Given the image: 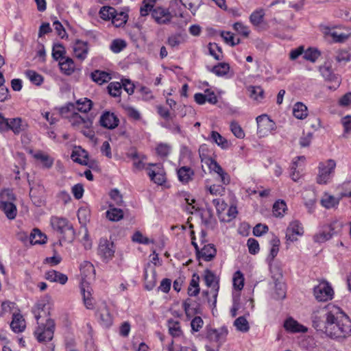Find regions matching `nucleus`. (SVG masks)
<instances>
[{
	"label": "nucleus",
	"instance_id": "19",
	"mask_svg": "<svg viewBox=\"0 0 351 351\" xmlns=\"http://www.w3.org/2000/svg\"><path fill=\"white\" fill-rule=\"evenodd\" d=\"M319 72L322 77L327 81L332 82L334 83L333 86H329L328 88L330 90H335L337 88L340 84V77L335 75L330 66L324 65L319 67Z\"/></svg>",
	"mask_w": 351,
	"mask_h": 351
},
{
	"label": "nucleus",
	"instance_id": "6",
	"mask_svg": "<svg viewBox=\"0 0 351 351\" xmlns=\"http://www.w3.org/2000/svg\"><path fill=\"white\" fill-rule=\"evenodd\" d=\"M336 167L334 160L329 159L319 164V171L317 178V183L320 184H327L331 180Z\"/></svg>",
	"mask_w": 351,
	"mask_h": 351
},
{
	"label": "nucleus",
	"instance_id": "49",
	"mask_svg": "<svg viewBox=\"0 0 351 351\" xmlns=\"http://www.w3.org/2000/svg\"><path fill=\"white\" fill-rule=\"evenodd\" d=\"M107 88L108 93L112 97H117L121 94L122 85L121 82H112L108 84Z\"/></svg>",
	"mask_w": 351,
	"mask_h": 351
},
{
	"label": "nucleus",
	"instance_id": "29",
	"mask_svg": "<svg viewBox=\"0 0 351 351\" xmlns=\"http://www.w3.org/2000/svg\"><path fill=\"white\" fill-rule=\"evenodd\" d=\"M217 253L216 248L213 244L205 245L198 254V259H202L205 261H210L213 260Z\"/></svg>",
	"mask_w": 351,
	"mask_h": 351
},
{
	"label": "nucleus",
	"instance_id": "3",
	"mask_svg": "<svg viewBox=\"0 0 351 351\" xmlns=\"http://www.w3.org/2000/svg\"><path fill=\"white\" fill-rule=\"evenodd\" d=\"M16 197L12 191L5 189L0 192V209L9 219H14L17 215V208L14 204Z\"/></svg>",
	"mask_w": 351,
	"mask_h": 351
},
{
	"label": "nucleus",
	"instance_id": "63",
	"mask_svg": "<svg viewBox=\"0 0 351 351\" xmlns=\"http://www.w3.org/2000/svg\"><path fill=\"white\" fill-rule=\"evenodd\" d=\"M250 97L254 100L260 101L263 99L264 90L261 86L250 87Z\"/></svg>",
	"mask_w": 351,
	"mask_h": 351
},
{
	"label": "nucleus",
	"instance_id": "13",
	"mask_svg": "<svg viewBox=\"0 0 351 351\" xmlns=\"http://www.w3.org/2000/svg\"><path fill=\"white\" fill-rule=\"evenodd\" d=\"M115 250L114 243L107 239L101 238L99 240L98 246V254L105 262L111 260L114 254Z\"/></svg>",
	"mask_w": 351,
	"mask_h": 351
},
{
	"label": "nucleus",
	"instance_id": "61",
	"mask_svg": "<svg viewBox=\"0 0 351 351\" xmlns=\"http://www.w3.org/2000/svg\"><path fill=\"white\" fill-rule=\"evenodd\" d=\"M115 13V9L110 6H103L99 10L100 17L105 21L112 19L113 14Z\"/></svg>",
	"mask_w": 351,
	"mask_h": 351
},
{
	"label": "nucleus",
	"instance_id": "25",
	"mask_svg": "<svg viewBox=\"0 0 351 351\" xmlns=\"http://www.w3.org/2000/svg\"><path fill=\"white\" fill-rule=\"evenodd\" d=\"M29 153L35 160H38L42 163L43 168L50 169L53 166L54 159L48 154L43 152L42 151L34 152L32 150H30Z\"/></svg>",
	"mask_w": 351,
	"mask_h": 351
},
{
	"label": "nucleus",
	"instance_id": "64",
	"mask_svg": "<svg viewBox=\"0 0 351 351\" xmlns=\"http://www.w3.org/2000/svg\"><path fill=\"white\" fill-rule=\"evenodd\" d=\"M171 149V145L164 143H159L156 148L157 154L160 157L167 156L169 154Z\"/></svg>",
	"mask_w": 351,
	"mask_h": 351
},
{
	"label": "nucleus",
	"instance_id": "10",
	"mask_svg": "<svg viewBox=\"0 0 351 351\" xmlns=\"http://www.w3.org/2000/svg\"><path fill=\"white\" fill-rule=\"evenodd\" d=\"M257 134L265 136L276 130V123L269 117L263 114L256 117Z\"/></svg>",
	"mask_w": 351,
	"mask_h": 351
},
{
	"label": "nucleus",
	"instance_id": "47",
	"mask_svg": "<svg viewBox=\"0 0 351 351\" xmlns=\"http://www.w3.org/2000/svg\"><path fill=\"white\" fill-rule=\"evenodd\" d=\"M232 27L234 31L245 38H247L250 34V27L241 21L234 23Z\"/></svg>",
	"mask_w": 351,
	"mask_h": 351
},
{
	"label": "nucleus",
	"instance_id": "31",
	"mask_svg": "<svg viewBox=\"0 0 351 351\" xmlns=\"http://www.w3.org/2000/svg\"><path fill=\"white\" fill-rule=\"evenodd\" d=\"M168 351H197V350L191 341L187 339L176 343L175 345L174 341H171V345L168 346Z\"/></svg>",
	"mask_w": 351,
	"mask_h": 351
},
{
	"label": "nucleus",
	"instance_id": "2",
	"mask_svg": "<svg viewBox=\"0 0 351 351\" xmlns=\"http://www.w3.org/2000/svg\"><path fill=\"white\" fill-rule=\"evenodd\" d=\"M61 115L69 120L74 129L80 130L85 136L89 138L95 136V132L92 129L93 121L87 116L83 117L75 111Z\"/></svg>",
	"mask_w": 351,
	"mask_h": 351
},
{
	"label": "nucleus",
	"instance_id": "16",
	"mask_svg": "<svg viewBox=\"0 0 351 351\" xmlns=\"http://www.w3.org/2000/svg\"><path fill=\"white\" fill-rule=\"evenodd\" d=\"M167 326L169 334L174 339V340L172 341H174V345L176 343H180L184 341V340H187L183 336V332L181 329L180 323L179 321L175 320L173 319H169L167 321Z\"/></svg>",
	"mask_w": 351,
	"mask_h": 351
},
{
	"label": "nucleus",
	"instance_id": "39",
	"mask_svg": "<svg viewBox=\"0 0 351 351\" xmlns=\"http://www.w3.org/2000/svg\"><path fill=\"white\" fill-rule=\"evenodd\" d=\"M72 160L81 165H87L88 162V154L84 149H75L71 154Z\"/></svg>",
	"mask_w": 351,
	"mask_h": 351
},
{
	"label": "nucleus",
	"instance_id": "22",
	"mask_svg": "<svg viewBox=\"0 0 351 351\" xmlns=\"http://www.w3.org/2000/svg\"><path fill=\"white\" fill-rule=\"evenodd\" d=\"M272 278L274 281V298L276 300H282L285 298L286 295V287L285 283L282 281V276L281 273L273 275Z\"/></svg>",
	"mask_w": 351,
	"mask_h": 351
},
{
	"label": "nucleus",
	"instance_id": "20",
	"mask_svg": "<svg viewBox=\"0 0 351 351\" xmlns=\"http://www.w3.org/2000/svg\"><path fill=\"white\" fill-rule=\"evenodd\" d=\"M149 165L155 167V169H147V174L151 180L157 184H162L165 182V176L161 168V165L149 163Z\"/></svg>",
	"mask_w": 351,
	"mask_h": 351
},
{
	"label": "nucleus",
	"instance_id": "50",
	"mask_svg": "<svg viewBox=\"0 0 351 351\" xmlns=\"http://www.w3.org/2000/svg\"><path fill=\"white\" fill-rule=\"evenodd\" d=\"M127 46V43L124 40L122 39H114L113 40L110 45V49L114 53H120Z\"/></svg>",
	"mask_w": 351,
	"mask_h": 351
},
{
	"label": "nucleus",
	"instance_id": "17",
	"mask_svg": "<svg viewBox=\"0 0 351 351\" xmlns=\"http://www.w3.org/2000/svg\"><path fill=\"white\" fill-rule=\"evenodd\" d=\"M97 316L100 324L105 328H109L113 322V317L106 302H103L99 307Z\"/></svg>",
	"mask_w": 351,
	"mask_h": 351
},
{
	"label": "nucleus",
	"instance_id": "40",
	"mask_svg": "<svg viewBox=\"0 0 351 351\" xmlns=\"http://www.w3.org/2000/svg\"><path fill=\"white\" fill-rule=\"evenodd\" d=\"M32 311L37 321L49 313L46 308V304L43 301L38 302L32 308Z\"/></svg>",
	"mask_w": 351,
	"mask_h": 351
},
{
	"label": "nucleus",
	"instance_id": "12",
	"mask_svg": "<svg viewBox=\"0 0 351 351\" xmlns=\"http://www.w3.org/2000/svg\"><path fill=\"white\" fill-rule=\"evenodd\" d=\"M51 224L52 228L61 234L64 235L69 234L71 236H73L74 234L73 226L66 218L52 217L51 219Z\"/></svg>",
	"mask_w": 351,
	"mask_h": 351
},
{
	"label": "nucleus",
	"instance_id": "15",
	"mask_svg": "<svg viewBox=\"0 0 351 351\" xmlns=\"http://www.w3.org/2000/svg\"><path fill=\"white\" fill-rule=\"evenodd\" d=\"M304 234V228L302 223L298 220L291 221L286 230L287 241L294 242L298 240L297 237Z\"/></svg>",
	"mask_w": 351,
	"mask_h": 351
},
{
	"label": "nucleus",
	"instance_id": "1",
	"mask_svg": "<svg viewBox=\"0 0 351 351\" xmlns=\"http://www.w3.org/2000/svg\"><path fill=\"white\" fill-rule=\"evenodd\" d=\"M314 328L332 339H344L351 335V319L337 306L328 304L313 311Z\"/></svg>",
	"mask_w": 351,
	"mask_h": 351
},
{
	"label": "nucleus",
	"instance_id": "5",
	"mask_svg": "<svg viewBox=\"0 0 351 351\" xmlns=\"http://www.w3.org/2000/svg\"><path fill=\"white\" fill-rule=\"evenodd\" d=\"M342 226V223L337 220L331 222L330 224L323 226L313 236L314 242L322 243L327 241L334 234L339 232Z\"/></svg>",
	"mask_w": 351,
	"mask_h": 351
},
{
	"label": "nucleus",
	"instance_id": "45",
	"mask_svg": "<svg viewBox=\"0 0 351 351\" xmlns=\"http://www.w3.org/2000/svg\"><path fill=\"white\" fill-rule=\"evenodd\" d=\"M286 210L287 205L283 200L276 201L273 206V214L277 217H283Z\"/></svg>",
	"mask_w": 351,
	"mask_h": 351
},
{
	"label": "nucleus",
	"instance_id": "55",
	"mask_svg": "<svg viewBox=\"0 0 351 351\" xmlns=\"http://www.w3.org/2000/svg\"><path fill=\"white\" fill-rule=\"evenodd\" d=\"M197 0H191L190 2L187 3L186 4H184L182 3L181 0H174L171 1L170 5H178L180 4L183 5L185 8H188L193 14H195L196 11L199 8V5H197Z\"/></svg>",
	"mask_w": 351,
	"mask_h": 351
},
{
	"label": "nucleus",
	"instance_id": "7",
	"mask_svg": "<svg viewBox=\"0 0 351 351\" xmlns=\"http://www.w3.org/2000/svg\"><path fill=\"white\" fill-rule=\"evenodd\" d=\"M92 107L93 101L86 97H83L77 99L75 103L69 102L64 106H62L60 109V114H65V113H69L73 111L76 112V110L87 113L91 110Z\"/></svg>",
	"mask_w": 351,
	"mask_h": 351
},
{
	"label": "nucleus",
	"instance_id": "35",
	"mask_svg": "<svg viewBox=\"0 0 351 351\" xmlns=\"http://www.w3.org/2000/svg\"><path fill=\"white\" fill-rule=\"evenodd\" d=\"M106 217L111 221H118L123 219V212L121 208H117L110 204L108 210L106 212Z\"/></svg>",
	"mask_w": 351,
	"mask_h": 351
},
{
	"label": "nucleus",
	"instance_id": "57",
	"mask_svg": "<svg viewBox=\"0 0 351 351\" xmlns=\"http://www.w3.org/2000/svg\"><path fill=\"white\" fill-rule=\"evenodd\" d=\"M320 52L314 48H308L307 50H304L303 58L312 62H315L319 57Z\"/></svg>",
	"mask_w": 351,
	"mask_h": 351
},
{
	"label": "nucleus",
	"instance_id": "62",
	"mask_svg": "<svg viewBox=\"0 0 351 351\" xmlns=\"http://www.w3.org/2000/svg\"><path fill=\"white\" fill-rule=\"evenodd\" d=\"M335 60L339 64H345L351 60V55L347 50H339L335 56Z\"/></svg>",
	"mask_w": 351,
	"mask_h": 351
},
{
	"label": "nucleus",
	"instance_id": "36",
	"mask_svg": "<svg viewBox=\"0 0 351 351\" xmlns=\"http://www.w3.org/2000/svg\"><path fill=\"white\" fill-rule=\"evenodd\" d=\"M209 140L213 143H215L218 146L222 149H228L229 147L228 141L222 136L219 132L216 131H212L209 136Z\"/></svg>",
	"mask_w": 351,
	"mask_h": 351
},
{
	"label": "nucleus",
	"instance_id": "44",
	"mask_svg": "<svg viewBox=\"0 0 351 351\" xmlns=\"http://www.w3.org/2000/svg\"><path fill=\"white\" fill-rule=\"evenodd\" d=\"M321 204L326 208H331L339 204V199L326 193L321 199Z\"/></svg>",
	"mask_w": 351,
	"mask_h": 351
},
{
	"label": "nucleus",
	"instance_id": "46",
	"mask_svg": "<svg viewBox=\"0 0 351 351\" xmlns=\"http://www.w3.org/2000/svg\"><path fill=\"white\" fill-rule=\"evenodd\" d=\"M199 276L194 274L188 288V294L190 296H196L199 293Z\"/></svg>",
	"mask_w": 351,
	"mask_h": 351
},
{
	"label": "nucleus",
	"instance_id": "27",
	"mask_svg": "<svg viewBox=\"0 0 351 351\" xmlns=\"http://www.w3.org/2000/svg\"><path fill=\"white\" fill-rule=\"evenodd\" d=\"M284 327L286 330L290 332H305L307 328L300 324L292 317L287 318L284 323Z\"/></svg>",
	"mask_w": 351,
	"mask_h": 351
},
{
	"label": "nucleus",
	"instance_id": "32",
	"mask_svg": "<svg viewBox=\"0 0 351 351\" xmlns=\"http://www.w3.org/2000/svg\"><path fill=\"white\" fill-rule=\"evenodd\" d=\"M305 160L304 156H298L293 160L290 167V177L293 181H298L300 178V172L297 170L298 168L302 167L301 162H304Z\"/></svg>",
	"mask_w": 351,
	"mask_h": 351
},
{
	"label": "nucleus",
	"instance_id": "59",
	"mask_svg": "<svg viewBox=\"0 0 351 351\" xmlns=\"http://www.w3.org/2000/svg\"><path fill=\"white\" fill-rule=\"evenodd\" d=\"M233 287L235 289L241 291L244 285V277L240 271H237L233 276Z\"/></svg>",
	"mask_w": 351,
	"mask_h": 351
},
{
	"label": "nucleus",
	"instance_id": "51",
	"mask_svg": "<svg viewBox=\"0 0 351 351\" xmlns=\"http://www.w3.org/2000/svg\"><path fill=\"white\" fill-rule=\"evenodd\" d=\"M211 71L217 76H223L229 72L230 66L228 63L221 62L214 66Z\"/></svg>",
	"mask_w": 351,
	"mask_h": 351
},
{
	"label": "nucleus",
	"instance_id": "38",
	"mask_svg": "<svg viewBox=\"0 0 351 351\" xmlns=\"http://www.w3.org/2000/svg\"><path fill=\"white\" fill-rule=\"evenodd\" d=\"M29 240L32 245L43 244L46 242L47 237L38 229L35 228L30 233Z\"/></svg>",
	"mask_w": 351,
	"mask_h": 351
},
{
	"label": "nucleus",
	"instance_id": "60",
	"mask_svg": "<svg viewBox=\"0 0 351 351\" xmlns=\"http://www.w3.org/2000/svg\"><path fill=\"white\" fill-rule=\"evenodd\" d=\"M208 51L210 55L217 60H221L223 57L221 48L217 43H209Z\"/></svg>",
	"mask_w": 351,
	"mask_h": 351
},
{
	"label": "nucleus",
	"instance_id": "8",
	"mask_svg": "<svg viewBox=\"0 0 351 351\" xmlns=\"http://www.w3.org/2000/svg\"><path fill=\"white\" fill-rule=\"evenodd\" d=\"M204 278L206 286L210 288V292L213 297V300L208 299V302L210 306L215 307L219 289V278L209 269L204 271Z\"/></svg>",
	"mask_w": 351,
	"mask_h": 351
},
{
	"label": "nucleus",
	"instance_id": "28",
	"mask_svg": "<svg viewBox=\"0 0 351 351\" xmlns=\"http://www.w3.org/2000/svg\"><path fill=\"white\" fill-rule=\"evenodd\" d=\"M265 11L263 8L254 10L249 16L250 23L256 28H259L263 23Z\"/></svg>",
	"mask_w": 351,
	"mask_h": 351
},
{
	"label": "nucleus",
	"instance_id": "21",
	"mask_svg": "<svg viewBox=\"0 0 351 351\" xmlns=\"http://www.w3.org/2000/svg\"><path fill=\"white\" fill-rule=\"evenodd\" d=\"M99 123L102 127L112 130L118 126L119 120L114 113L105 112L100 117Z\"/></svg>",
	"mask_w": 351,
	"mask_h": 351
},
{
	"label": "nucleus",
	"instance_id": "18",
	"mask_svg": "<svg viewBox=\"0 0 351 351\" xmlns=\"http://www.w3.org/2000/svg\"><path fill=\"white\" fill-rule=\"evenodd\" d=\"M323 31L325 35L332 37L335 43H343L351 37V29L349 28H346L343 32H341L325 27Z\"/></svg>",
	"mask_w": 351,
	"mask_h": 351
},
{
	"label": "nucleus",
	"instance_id": "4",
	"mask_svg": "<svg viewBox=\"0 0 351 351\" xmlns=\"http://www.w3.org/2000/svg\"><path fill=\"white\" fill-rule=\"evenodd\" d=\"M34 334L38 342L51 341L53 337L56 324L54 320L48 318L45 323L38 322Z\"/></svg>",
	"mask_w": 351,
	"mask_h": 351
},
{
	"label": "nucleus",
	"instance_id": "58",
	"mask_svg": "<svg viewBox=\"0 0 351 351\" xmlns=\"http://www.w3.org/2000/svg\"><path fill=\"white\" fill-rule=\"evenodd\" d=\"M155 1L154 0H144L140 8V14L142 16L148 15L149 12H152L154 8Z\"/></svg>",
	"mask_w": 351,
	"mask_h": 351
},
{
	"label": "nucleus",
	"instance_id": "41",
	"mask_svg": "<svg viewBox=\"0 0 351 351\" xmlns=\"http://www.w3.org/2000/svg\"><path fill=\"white\" fill-rule=\"evenodd\" d=\"M271 245L269 256L267 258V261L270 264L274 261V258L277 256L279 252L280 240L278 237H274L270 241Z\"/></svg>",
	"mask_w": 351,
	"mask_h": 351
},
{
	"label": "nucleus",
	"instance_id": "9",
	"mask_svg": "<svg viewBox=\"0 0 351 351\" xmlns=\"http://www.w3.org/2000/svg\"><path fill=\"white\" fill-rule=\"evenodd\" d=\"M315 298L319 302H327L333 298L334 291L326 280H322L313 288Z\"/></svg>",
	"mask_w": 351,
	"mask_h": 351
},
{
	"label": "nucleus",
	"instance_id": "34",
	"mask_svg": "<svg viewBox=\"0 0 351 351\" xmlns=\"http://www.w3.org/2000/svg\"><path fill=\"white\" fill-rule=\"evenodd\" d=\"M59 64L61 71L66 75H71L75 69V64L73 60L69 58L65 57L64 58H62L59 61Z\"/></svg>",
	"mask_w": 351,
	"mask_h": 351
},
{
	"label": "nucleus",
	"instance_id": "26",
	"mask_svg": "<svg viewBox=\"0 0 351 351\" xmlns=\"http://www.w3.org/2000/svg\"><path fill=\"white\" fill-rule=\"evenodd\" d=\"M10 328L15 333L24 331L26 328L25 320L20 313H14L10 323Z\"/></svg>",
	"mask_w": 351,
	"mask_h": 351
},
{
	"label": "nucleus",
	"instance_id": "33",
	"mask_svg": "<svg viewBox=\"0 0 351 351\" xmlns=\"http://www.w3.org/2000/svg\"><path fill=\"white\" fill-rule=\"evenodd\" d=\"M90 76L93 81L99 85L108 82L112 79L110 73L100 70H95L92 72Z\"/></svg>",
	"mask_w": 351,
	"mask_h": 351
},
{
	"label": "nucleus",
	"instance_id": "53",
	"mask_svg": "<svg viewBox=\"0 0 351 351\" xmlns=\"http://www.w3.org/2000/svg\"><path fill=\"white\" fill-rule=\"evenodd\" d=\"M65 53V49L62 45L60 43H56L53 46L52 49V56L54 60L60 61L62 58H65L64 54Z\"/></svg>",
	"mask_w": 351,
	"mask_h": 351
},
{
	"label": "nucleus",
	"instance_id": "14",
	"mask_svg": "<svg viewBox=\"0 0 351 351\" xmlns=\"http://www.w3.org/2000/svg\"><path fill=\"white\" fill-rule=\"evenodd\" d=\"M152 16L159 25L168 24L173 18V15L169 9L161 6L155 7L152 10Z\"/></svg>",
	"mask_w": 351,
	"mask_h": 351
},
{
	"label": "nucleus",
	"instance_id": "30",
	"mask_svg": "<svg viewBox=\"0 0 351 351\" xmlns=\"http://www.w3.org/2000/svg\"><path fill=\"white\" fill-rule=\"evenodd\" d=\"M45 278L52 282H58L60 285H65L68 280L66 275L54 269L49 270L45 273Z\"/></svg>",
	"mask_w": 351,
	"mask_h": 351
},
{
	"label": "nucleus",
	"instance_id": "37",
	"mask_svg": "<svg viewBox=\"0 0 351 351\" xmlns=\"http://www.w3.org/2000/svg\"><path fill=\"white\" fill-rule=\"evenodd\" d=\"M128 19V14L127 12L123 11L117 12L115 10V13L113 14L111 20L115 27H119L126 23Z\"/></svg>",
	"mask_w": 351,
	"mask_h": 351
},
{
	"label": "nucleus",
	"instance_id": "11",
	"mask_svg": "<svg viewBox=\"0 0 351 351\" xmlns=\"http://www.w3.org/2000/svg\"><path fill=\"white\" fill-rule=\"evenodd\" d=\"M228 333V328L226 326H222L217 329H207L206 338L210 343H214L220 347L226 340Z\"/></svg>",
	"mask_w": 351,
	"mask_h": 351
},
{
	"label": "nucleus",
	"instance_id": "48",
	"mask_svg": "<svg viewBox=\"0 0 351 351\" xmlns=\"http://www.w3.org/2000/svg\"><path fill=\"white\" fill-rule=\"evenodd\" d=\"M234 326L237 330L242 332H246L250 329L249 323L243 316L239 317L234 322Z\"/></svg>",
	"mask_w": 351,
	"mask_h": 351
},
{
	"label": "nucleus",
	"instance_id": "42",
	"mask_svg": "<svg viewBox=\"0 0 351 351\" xmlns=\"http://www.w3.org/2000/svg\"><path fill=\"white\" fill-rule=\"evenodd\" d=\"M293 116L298 119H303L307 116V108L302 103H296L293 109Z\"/></svg>",
	"mask_w": 351,
	"mask_h": 351
},
{
	"label": "nucleus",
	"instance_id": "43",
	"mask_svg": "<svg viewBox=\"0 0 351 351\" xmlns=\"http://www.w3.org/2000/svg\"><path fill=\"white\" fill-rule=\"evenodd\" d=\"M25 76L34 85L40 86L43 82V77L33 70H27L25 73Z\"/></svg>",
	"mask_w": 351,
	"mask_h": 351
},
{
	"label": "nucleus",
	"instance_id": "56",
	"mask_svg": "<svg viewBox=\"0 0 351 351\" xmlns=\"http://www.w3.org/2000/svg\"><path fill=\"white\" fill-rule=\"evenodd\" d=\"M184 42V37L181 34H175L169 36L167 43L169 46L174 48L178 47Z\"/></svg>",
	"mask_w": 351,
	"mask_h": 351
},
{
	"label": "nucleus",
	"instance_id": "23",
	"mask_svg": "<svg viewBox=\"0 0 351 351\" xmlns=\"http://www.w3.org/2000/svg\"><path fill=\"white\" fill-rule=\"evenodd\" d=\"M178 180L183 184L191 182L195 175L194 171L188 166H182L176 170Z\"/></svg>",
	"mask_w": 351,
	"mask_h": 351
},
{
	"label": "nucleus",
	"instance_id": "54",
	"mask_svg": "<svg viewBox=\"0 0 351 351\" xmlns=\"http://www.w3.org/2000/svg\"><path fill=\"white\" fill-rule=\"evenodd\" d=\"M22 119L21 118H14L10 119L9 130H12L15 134H19L22 129Z\"/></svg>",
	"mask_w": 351,
	"mask_h": 351
},
{
	"label": "nucleus",
	"instance_id": "52",
	"mask_svg": "<svg viewBox=\"0 0 351 351\" xmlns=\"http://www.w3.org/2000/svg\"><path fill=\"white\" fill-rule=\"evenodd\" d=\"M230 129L235 137L239 139L244 138L245 134L241 126L236 121H232Z\"/></svg>",
	"mask_w": 351,
	"mask_h": 351
},
{
	"label": "nucleus",
	"instance_id": "24",
	"mask_svg": "<svg viewBox=\"0 0 351 351\" xmlns=\"http://www.w3.org/2000/svg\"><path fill=\"white\" fill-rule=\"evenodd\" d=\"M73 49V53L77 59L84 60L87 57L88 52L87 42L77 40L74 43Z\"/></svg>",
	"mask_w": 351,
	"mask_h": 351
}]
</instances>
